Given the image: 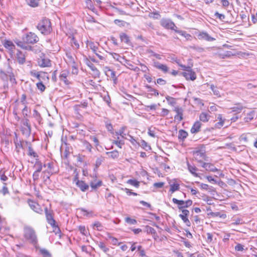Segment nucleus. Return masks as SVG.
I'll use <instances>...</instances> for the list:
<instances>
[{
	"label": "nucleus",
	"mask_w": 257,
	"mask_h": 257,
	"mask_svg": "<svg viewBox=\"0 0 257 257\" xmlns=\"http://www.w3.org/2000/svg\"><path fill=\"white\" fill-rule=\"evenodd\" d=\"M39 40V37L36 34L33 32H28L24 35L22 37V41L16 40L15 43L18 46L25 50H29L31 47L28 44H34L37 43Z\"/></svg>",
	"instance_id": "obj_1"
},
{
	"label": "nucleus",
	"mask_w": 257,
	"mask_h": 257,
	"mask_svg": "<svg viewBox=\"0 0 257 257\" xmlns=\"http://www.w3.org/2000/svg\"><path fill=\"white\" fill-rule=\"evenodd\" d=\"M24 235L25 239L29 242L36 244L38 240L36 232L34 229L28 226H25L24 228Z\"/></svg>",
	"instance_id": "obj_2"
},
{
	"label": "nucleus",
	"mask_w": 257,
	"mask_h": 257,
	"mask_svg": "<svg viewBox=\"0 0 257 257\" xmlns=\"http://www.w3.org/2000/svg\"><path fill=\"white\" fill-rule=\"evenodd\" d=\"M37 28L44 35H48L52 31L51 22L49 19L47 18H44L38 24Z\"/></svg>",
	"instance_id": "obj_3"
},
{
	"label": "nucleus",
	"mask_w": 257,
	"mask_h": 257,
	"mask_svg": "<svg viewBox=\"0 0 257 257\" xmlns=\"http://www.w3.org/2000/svg\"><path fill=\"white\" fill-rule=\"evenodd\" d=\"M236 13L233 9L232 4L226 0V23H234L235 22Z\"/></svg>",
	"instance_id": "obj_4"
},
{
	"label": "nucleus",
	"mask_w": 257,
	"mask_h": 257,
	"mask_svg": "<svg viewBox=\"0 0 257 257\" xmlns=\"http://www.w3.org/2000/svg\"><path fill=\"white\" fill-rule=\"evenodd\" d=\"M242 109V107L240 106H236L227 109V115L226 116V121L231 120V122L235 121L238 118L237 114L240 113Z\"/></svg>",
	"instance_id": "obj_5"
},
{
	"label": "nucleus",
	"mask_w": 257,
	"mask_h": 257,
	"mask_svg": "<svg viewBox=\"0 0 257 257\" xmlns=\"http://www.w3.org/2000/svg\"><path fill=\"white\" fill-rule=\"evenodd\" d=\"M45 212L47 222L55 229L56 233L60 231L59 228L56 225V221L54 219L52 211L45 207Z\"/></svg>",
	"instance_id": "obj_6"
},
{
	"label": "nucleus",
	"mask_w": 257,
	"mask_h": 257,
	"mask_svg": "<svg viewBox=\"0 0 257 257\" xmlns=\"http://www.w3.org/2000/svg\"><path fill=\"white\" fill-rule=\"evenodd\" d=\"M160 24L162 27L167 29L176 31V29H177L174 23L168 19H162L160 21Z\"/></svg>",
	"instance_id": "obj_7"
},
{
	"label": "nucleus",
	"mask_w": 257,
	"mask_h": 257,
	"mask_svg": "<svg viewBox=\"0 0 257 257\" xmlns=\"http://www.w3.org/2000/svg\"><path fill=\"white\" fill-rule=\"evenodd\" d=\"M191 66H188L186 68L183 70L185 71L182 74L186 78L187 80L190 79L191 80H194L196 78V74L193 72L191 69Z\"/></svg>",
	"instance_id": "obj_8"
},
{
	"label": "nucleus",
	"mask_w": 257,
	"mask_h": 257,
	"mask_svg": "<svg viewBox=\"0 0 257 257\" xmlns=\"http://www.w3.org/2000/svg\"><path fill=\"white\" fill-rule=\"evenodd\" d=\"M0 76L4 80H15V76L12 72L11 68H8L7 71H1Z\"/></svg>",
	"instance_id": "obj_9"
},
{
	"label": "nucleus",
	"mask_w": 257,
	"mask_h": 257,
	"mask_svg": "<svg viewBox=\"0 0 257 257\" xmlns=\"http://www.w3.org/2000/svg\"><path fill=\"white\" fill-rule=\"evenodd\" d=\"M31 75L38 79L39 80H46L49 79L48 74L44 72H39L36 70L31 71L30 72Z\"/></svg>",
	"instance_id": "obj_10"
},
{
	"label": "nucleus",
	"mask_w": 257,
	"mask_h": 257,
	"mask_svg": "<svg viewBox=\"0 0 257 257\" xmlns=\"http://www.w3.org/2000/svg\"><path fill=\"white\" fill-rule=\"evenodd\" d=\"M62 145L61 146V151L62 152L63 150L64 149V153H62V156H63L65 158L67 159L69 157L70 153L71 148V147L69 146V145L63 140V139H62Z\"/></svg>",
	"instance_id": "obj_11"
},
{
	"label": "nucleus",
	"mask_w": 257,
	"mask_h": 257,
	"mask_svg": "<svg viewBox=\"0 0 257 257\" xmlns=\"http://www.w3.org/2000/svg\"><path fill=\"white\" fill-rule=\"evenodd\" d=\"M181 211L182 214L179 215V217L188 226H190V222L188 218L190 213L189 211L187 209H182Z\"/></svg>",
	"instance_id": "obj_12"
},
{
	"label": "nucleus",
	"mask_w": 257,
	"mask_h": 257,
	"mask_svg": "<svg viewBox=\"0 0 257 257\" xmlns=\"http://www.w3.org/2000/svg\"><path fill=\"white\" fill-rule=\"evenodd\" d=\"M29 205L31 208L36 213L40 214L43 213V209L41 208L40 205L37 202L33 201H30Z\"/></svg>",
	"instance_id": "obj_13"
},
{
	"label": "nucleus",
	"mask_w": 257,
	"mask_h": 257,
	"mask_svg": "<svg viewBox=\"0 0 257 257\" xmlns=\"http://www.w3.org/2000/svg\"><path fill=\"white\" fill-rule=\"evenodd\" d=\"M174 111L176 113L174 116L175 119L178 122H180L183 119V109L179 106H176L175 107Z\"/></svg>",
	"instance_id": "obj_14"
},
{
	"label": "nucleus",
	"mask_w": 257,
	"mask_h": 257,
	"mask_svg": "<svg viewBox=\"0 0 257 257\" xmlns=\"http://www.w3.org/2000/svg\"><path fill=\"white\" fill-rule=\"evenodd\" d=\"M66 62L70 65L75 64V55L70 52H66Z\"/></svg>",
	"instance_id": "obj_15"
},
{
	"label": "nucleus",
	"mask_w": 257,
	"mask_h": 257,
	"mask_svg": "<svg viewBox=\"0 0 257 257\" xmlns=\"http://www.w3.org/2000/svg\"><path fill=\"white\" fill-rule=\"evenodd\" d=\"M38 63L40 66L42 67H49L51 66V61L48 58H41L39 60Z\"/></svg>",
	"instance_id": "obj_16"
},
{
	"label": "nucleus",
	"mask_w": 257,
	"mask_h": 257,
	"mask_svg": "<svg viewBox=\"0 0 257 257\" xmlns=\"http://www.w3.org/2000/svg\"><path fill=\"white\" fill-rule=\"evenodd\" d=\"M154 66L156 68L161 70L163 72L167 73L169 72V68L165 64L157 62L154 63Z\"/></svg>",
	"instance_id": "obj_17"
},
{
	"label": "nucleus",
	"mask_w": 257,
	"mask_h": 257,
	"mask_svg": "<svg viewBox=\"0 0 257 257\" xmlns=\"http://www.w3.org/2000/svg\"><path fill=\"white\" fill-rule=\"evenodd\" d=\"M76 185L83 192L85 191L89 188V186L83 181L77 180Z\"/></svg>",
	"instance_id": "obj_18"
},
{
	"label": "nucleus",
	"mask_w": 257,
	"mask_h": 257,
	"mask_svg": "<svg viewBox=\"0 0 257 257\" xmlns=\"http://www.w3.org/2000/svg\"><path fill=\"white\" fill-rule=\"evenodd\" d=\"M201 126V123L200 121H196L191 129V133L196 134L200 131Z\"/></svg>",
	"instance_id": "obj_19"
},
{
	"label": "nucleus",
	"mask_w": 257,
	"mask_h": 257,
	"mask_svg": "<svg viewBox=\"0 0 257 257\" xmlns=\"http://www.w3.org/2000/svg\"><path fill=\"white\" fill-rule=\"evenodd\" d=\"M4 46L6 48L11 51H13L15 48V45L10 40H6L4 43Z\"/></svg>",
	"instance_id": "obj_20"
},
{
	"label": "nucleus",
	"mask_w": 257,
	"mask_h": 257,
	"mask_svg": "<svg viewBox=\"0 0 257 257\" xmlns=\"http://www.w3.org/2000/svg\"><path fill=\"white\" fill-rule=\"evenodd\" d=\"M199 37L200 39H203L208 41H212L214 40H215L214 38H212L206 32L200 33V34L199 35Z\"/></svg>",
	"instance_id": "obj_21"
},
{
	"label": "nucleus",
	"mask_w": 257,
	"mask_h": 257,
	"mask_svg": "<svg viewBox=\"0 0 257 257\" xmlns=\"http://www.w3.org/2000/svg\"><path fill=\"white\" fill-rule=\"evenodd\" d=\"M172 201L174 203L178 205V208L179 210H182V209H185V207H183V206H184L183 200H178L176 198H174L172 199Z\"/></svg>",
	"instance_id": "obj_22"
},
{
	"label": "nucleus",
	"mask_w": 257,
	"mask_h": 257,
	"mask_svg": "<svg viewBox=\"0 0 257 257\" xmlns=\"http://www.w3.org/2000/svg\"><path fill=\"white\" fill-rule=\"evenodd\" d=\"M202 166L207 171L214 172L215 170H216L215 167L210 163H203Z\"/></svg>",
	"instance_id": "obj_23"
},
{
	"label": "nucleus",
	"mask_w": 257,
	"mask_h": 257,
	"mask_svg": "<svg viewBox=\"0 0 257 257\" xmlns=\"http://www.w3.org/2000/svg\"><path fill=\"white\" fill-rule=\"evenodd\" d=\"M17 60L19 64H23L25 62V55L21 52H19L17 54Z\"/></svg>",
	"instance_id": "obj_24"
},
{
	"label": "nucleus",
	"mask_w": 257,
	"mask_h": 257,
	"mask_svg": "<svg viewBox=\"0 0 257 257\" xmlns=\"http://www.w3.org/2000/svg\"><path fill=\"white\" fill-rule=\"evenodd\" d=\"M170 192H171L172 193H174L176 191L179 190L180 189V185L178 183H173L172 184H171L170 183Z\"/></svg>",
	"instance_id": "obj_25"
},
{
	"label": "nucleus",
	"mask_w": 257,
	"mask_h": 257,
	"mask_svg": "<svg viewBox=\"0 0 257 257\" xmlns=\"http://www.w3.org/2000/svg\"><path fill=\"white\" fill-rule=\"evenodd\" d=\"M188 136V133L183 130H180L178 132V138L182 141H184Z\"/></svg>",
	"instance_id": "obj_26"
},
{
	"label": "nucleus",
	"mask_w": 257,
	"mask_h": 257,
	"mask_svg": "<svg viewBox=\"0 0 257 257\" xmlns=\"http://www.w3.org/2000/svg\"><path fill=\"white\" fill-rule=\"evenodd\" d=\"M111 55L112 56L113 58L116 60L120 62V63H123V61H126L127 63L126 60H125L123 57H121L119 55L116 53H111Z\"/></svg>",
	"instance_id": "obj_27"
},
{
	"label": "nucleus",
	"mask_w": 257,
	"mask_h": 257,
	"mask_svg": "<svg viewBox=\"0 0 257 257\" xmlns=\"http://www.w3.org/2000/svg\"><path fill=\"white\" fill-rule=\"evenodd\" d=\"M119 37L122 42L128 44L130 42L129 37L125 33H121L119 35Z\"/></svg>",
	"instance_id": "obj_28"
},
{
	"label": "nucleus",
	"mask_w": 257,
	"mask_h": 257,
	"mask_svg": "<svg viewBox=\"0 0 257 257\" xmlns=\"http://www.w3.org/2000/svg\"><path fill=\"white\" fill-rule=\"evenodd\" d=\"M33 116L39 123H41L42 120V117L40 113L37 110H34Z\"/></svg>",
	"instance_id": "obj_29"
},
{
	"label": "nucleus",
	"mask_w": 257,
	"mask_h": 257,
	"mask_svg": "<svg viewBox=\"0 0 257 257\" xmlns=\"http://www.w3.org/2000/svg\"><path fill=\"white\" fill-rule=\"evenodd\" d=\"M238 54L237 51L235 49H231L230 50H226V58L235 56Z\"/></svg>",
	"instance_id": "obj_30"
},
{
	"label": "nucleus",
	"mask_w": 257,
	"mask_h": 257,
	"mask_svg": "<svg viewBox=\"0 0 257 257\" xmlns=\"http://www.w3.org/2000/svg\"><path fill=\"white\" fill-rule=\"evenodd\" d=\"M235 147L234 143H226V150H227L229 153L235 152Z\"/></svg>",
	"instance_id": "obj_31"
},
{
	"label": "nucleus",
	"mask_w": 257,
	"mask_h": 257,
	"mask_svg": "<svg viewBox=\"0 0 257 257\" xmlns=\"http://www.w3.org/2000/svg\"><path fill=\"white\" fill-rule=\"evenodd\" d=\"M27 4L31 7L36 8L39 6V2L37 0H26Z\"/></svg>",
	"instance_id": "obj_32"
},
{
	"label": "nucleus",
	"mask_w": 257,
	"mask_h": 257,
	"mask_svg": "<svg viewBox=\"0 0 257 257\" xmlns=\"http://www.w3.org/2000/svg\"><path fill=\"white\" fill-rule=\"evenodd\" d=\"M106 154L109 155V157L112 159L117 158L119 156V153L117 151H113L112 152H106Z\"/></svg>",
	"instance_id": "obj_33"
},
{
	"label": "nucleus",
	"mask_w": 257,
	"mask_h": 257,
	"mask_svg": "<svg viewBox=\"0 0 257 257\" xmlns=\"http://www.w3.org/2000/svg\"><path fill=\"white\" fill-rule=\"evenodd\" d=\"M85 4L88 9L94 12L95 9L91 0H85Z\"/></svg>",
	"instance_id": "obj_34"
},
{
	"label": "nucleus",
	"mask_w": 257,
	"mask_h": 257,
	"mask_svg": "<svg viewBox=\"0 0 257 257\" xmlns=\"http://www.w3.org/2000/svg\"><path fill=\"white\" fill-rule=\"evenodd\" d=\"M70 43L71 44L72 46L73 47L74 49H78L79 48V44H78L77 41L75 39L74 37H72L71 39Z\"/></svg>",
	"instance_id": "obj_35"
},
{
	"label": "nucleus",
	"mask_w": 257,
	"mask_h": 257,
	"mask_svg": "<svg viewBox=\"0 0 257 257\" xmlns=\"http://www.w3.org/2000/svg\"><path fill=\"white\" fill-rule=\"evenodd\" d=\"M254 116V111H251L247 114L246 116L244 117V120L246 122H249L253 119Z\"/></svg>",
	"instance_id": "obj_36"
},
{
	"label": "nucleus",
	"mask_w": 257,
	"mask_h": 257,
	"mask_svg": "<svg viewBox=\"0 0 257 257\" xmlns=\"http://www.w3.org/2000/svg\"><path fill=\"white\" fill-rule=\"evenodd\" d=\"M22 132L24 135L27 136H29L31 134V127L23 126L22 128Z\"/></svg>",
	"instance_id": "obj_37"
},
{
	"label": "nucleus",
	"mask_w": 257,
	"mask_h": 257,
	"mask_svg": "<svg viewBox=\"0 0 257 257\" xmlns=\"http://www.w3.org/2000/svg\"><path fill=\"white\" fill-rule=\"evenodd\" d=\"M188 168L189 171L193 174L195 176H197V174L196 173V171H197V168L194 166H192L190 165L189 163L187 164Z\"/></svg>",
	"instance_id": "obj_38"
},
{
	"label": "nucleus",
	"mask_w": 257,
	"mask_h": 257,
	"mask_svg": "<svg viewBox=\"0 0 257 257\" xmlns=\"http://www.w3.org/2000/svg\"><path fill=\"white\" fill-rule=\"evenodd\" d=\"M34 167L36 168V171L40 172L42 169V164L39 161H36L34 165Z\"/></svg>",
	"instance_id": "obj_39"
},
{
	"label": "nucleus",
	"mask_w": 257,
	"mask_h": 257,
	"mask_svg": "<svg viewBox=\"0 0 257 257\" xmlns=\"http://www.w3.org/2000/svg\"><path fill=\"white\" fill-rule=\"evenodd\" d=\"M200 120L203 122H207L208 120V115L206 113L202 112L199 116Z\"/></svg>",
	"instance_id": "obj_40"
},
{
	"label": "nucleus",
	"mask_w": 257,
	"mask_h": 257,
	"mask_svg": "<svg viewBox=\"0 0 257 257\" xmlns=\"http://www.w3.org/2000/svg\"><path fill=\"white\" fill-rule=\"evenodd\" d=\"M102 185V181H98L96 183L91 182L90 186L93 189H96L98 187H100Z\"/></svg>",
	"instance_id": "obj_41"
},
{
	"label": "nucleus",
	"mask_w": 257,
	"mask_h": 257,
	"mask_svg": "<svg viewBox=\"0 0 257 257\" xmlns=\"http://www.w3.org/2000/svg\"><path fill=\"white\" fill-rule=\"evenodd\" d=\"M177 33L179 34L181 36L185 37L187 39H188L190 37L191 35L189 34H187L186 32L183 31L181 30H178L177 29H176V31H175Z\"/></svg>",
	"instance_id": "obj_42"
},
{
	"label": "nucleus",
	"mask_w": 257,
	"mask_h": 257,
	"mask_svg": "<svg viewBox=\"0 0 257 257\" xmlns=\"http://www.w3.org/2000/svg\"><path fill=\"white\" fill-rule=\"evenodd\" d=\"M127 183L138 188L139 186L140 182L136 180L130 179L127 180Z\"/></svg>",
	"instance_id": "obj_43"
},
{
	"label": "nucleus",
	"mask_w": 257,
	"mask_h": 257,
	"mask_svg": "<svg viewBox=\"0 0 257 257\" xmlns=\"http://www.w3.org/2000/svg\"><path fill=\"white\" fill-rule=\"evenodd\" d=\"M89 47L93 51L94 53H96L97 49H98V46L97 45L94 44L93 42H91L88 44Z\"/></svg>",
	"instance_id": "obj_44"
},
{
	"label": "nucleus",
	"mask_w": 257,
	"mask_h": 257,
	"mask_svg": "<svg viewBox=\"0 0 257 257\" xmlns=\"http://www.w3.org/2000/svg\"><path fill=\"white\" fill-rule=\"evenodd\" d=\"M89 67L94 72L95 74L97 75L99 73L98 70L96 68L94 65L90 62L87 63Z\"/></svg>",
	"instance_id": "obj_45"
},
{
	"label": "nucleus",
	"mask_w": 257,
	"mask_h": 257,
	"mask_svg": "<svg viewBox=\"0 0 257 257\" xmlns=\"http://www.w3.org/2000/svg\"><path fill=\"white\" fill-rule=\"evenodd\" d=\"M28 152V155L33 156L34 158L38 157L37 153L35 152L31 146H29Z\"/></svg>",
	"instance_id": "obj_46"
},
{
	"label": "nucleus",
	"mask_w": 257,
	"mask_h": 257,
	"mask_svg": "<svg viewBox=\"0 0 257 257\" xmlns=\"http://www.w3.org/2000/svg\"><path fill=\"white\" fill-rule=\"evenodd\" d=\"M125 221L130 224H136L137 221L135 219H132L129 217H127L125 218Z\"/></svg>",
	"instance_id": "obj_47"
},
{
	"label": "nucleus",
	"mask_w": 257,
	"mask_h": 257,
	"mask_svg": "<svg viewBox=\"0 0 257 257\" xmlns=\"http://www.w3.org/2000/svg\"><path fill=\"white\" fill-rule=\"evenodd\" d=\"M37 87L39 90H40L41 92H43L46 87L45 85L43 84L42 81L38 82L36 84Z\"/></svg>",
	"instance_id": "obj_48"
},
{
	"label": "nucleus",
	"mask_w": 257,
	"mask_h": 257,
	"mask_svg": "<svg viewBox=\"0 0 257 257\" xmlns=\"http://www.w3.org/2000/svg\"><path fill=\"white\" fill-rule=\"evenodd\" d=\"M93 226L98 231H101L103 230V226L101 223L98 221L95 222L93 224Z\"/></svg>",
	"instance_id": "obj_49"
},
{
	"label": "nucleus",
	"mask_w": 257,
	"mask_h": 257,
	"mask_svg": "<svg viewBox=\"0 0 257 257\" xmlns=\"http://www.w3.org/2000/svg\"><path fill=\"white\" fill-rule=\"evenodd\" d=\"M98 245L104 252H107L109 250V249L106 247L104 243L102 242H100Z\"/></svg>",
	"instance_id": "obj_50"
},
{
	"label": "nucleus",
	"mask_w": 257,
	"mask_h": 257,
	"mask_svg": "<svg viewBox=\"0 0 257 257\" xmlns=\"http://www.w3.org/2000/svg\"><path fill=\"white\" fill-rule=\"evenodd\" d=\"M106 75L108 76H111V78H113V80H115V79H116L115 74L114 71H113V70H110V69L108 70L107 71V72H106Z\"/></svg>",
	"instance_id": "obj_51"
},
{
	"label": "nucleus",
	"mask_w": 257,
	"mask_h": 257,
	"mask_svg": "<svg viewBox=\"0 0 257 257\" xmlns=\"http://www.w3.org/2000/svg\"><path fill=\"white\" fill-rule=\"evenodd\" d=\"M146 230L147 233H151L152 234H155L156 232L155 229L154 228L149 226H146Z\"/></svg>",
	"instance_id": "obj_52"
},
{
	"label": "nucleus",
	"mask_w": 257,
	"mask_h": 257,
	"mask_svg": "<svg viewBox=\"0 0 257 257\" xmlns=\"http://www.w3.org/2000/svg\"><path fill=\"white\" fill-rule=\"evenodd\" d=\"M108 238L111 240L112 243L113 245H120L121 242H118V240L116 238L113 237L111 236H109Z\"/></svg>",
	"instance_id": "obj_53"
},
{
	"label": "nucleus",
	"mask_w": 257,
	"mask_h": 257,
	"mask_svg": "<svg viewBox=\"0 0 257 257\" xmlns=\"http://www.w3.org/2000/svg\"><path fill=\"white\" fill-rule=\"evenodd\" d=\"M150 16L155 19H159L161 18V15L156 12L151 13Z\"/></svg>",
	"instance_id": "obj_54"
},
{
	"label": "nucleus",
	"mask_w": 257,
	"mask_h": 257,
	"mask_svg": "<svg viewBox=\"0 0 257 257\" xmlns=\"http://www.w3.org/2000/svg\"><path fill=\"white\" fill-rule=\"evenodd\" d=\"M41 253L44 255L45 257H51V254L49 251L46 249H41Z\"/></svg>",
	"instance_id": "obj_55"
},
{
	"label": "nucleus",
	"mask_w": 257,
	"mask_h": 257,
	"mask_svg": "<svg viewBox=\"0 0 257 257\" xmlns=\"http://www.w3.org/2000/svg\"><path fill=\"white\" fill-rule=\"evenodd\" d=\"M233 221H234L232 222V224L234 225H238L243 223V220L240 218H237L236 219H234Z\"/></svg>",
	"instance_id": "obj_56"
},
{
	"label": "nucleus",
	"mask_w": 257,
	"mask_h": 257,
	"mask_svg": "<svg viewBox=\"0 0 257 257\" xmlns=\"http://www.w3.org/2000/svg\"><path fill=\"white\" fill-rule=\"evenodd\" d=\"M172 60L175 62L180 67H181L182 69L186 68V66L180 63V60L178 59L177 58H173Z\"/></svg>",
	"instance_id": "obj_57"
},
{
	"label": "nucleus",
	"mask_w": 257,
	"mask_h": 257,
	"mask_svg": "<svg viewBox=\"0 0 257 257\" xmlns=\"http://www.w3.org/2000/svg\"><path fill=\"white\" fill-rule=\"evenodd\" d=\"M3 184H4V186L3 187L2 192L4 195H5L6 194H8L9 193V192L8 188L6 186L7 184L6 183H4Z\"/></svg>",
	"instance_id": "obj_58"
},
{
	"label": "nucleus",
	"mask_w": 257,
	"mask_h": 257,
	"mask_svg": "<svg viewBox=\"0 0 257 257\" xmlns=\"http://www.w3.org/2000/svg\"><path fill=\"white\" fill-rule=\"evenodd\" d=\"M119 137H117V140L113 141L112 143L115 144L118 147L121 148V145L123 144V143L121 141H119Z\"/></svg>",
	"instance_id": "obj_59"
},
{
	"label": "nucleus",
	"mask_w": 257,
	"mask_h": 257,
	"mask_svg": "<svg viewBox=\"0 0 257 257\" xmlns=\"http://www.w3.org/2000/svg\"><path fill=\"white\" fill-rule=\"evenodd\" d=\"M121 189H122V190H124V191L126 192V193L128 195H129V196H130V195H134V196H137V195H138V194H137V193H135V192H132L131 190H129L128 189H127V188H124V189H123V188H122Z\"/></svg>",
	"instance_id": "obj_60"
},
{
	"label": "nucleus",
	"mask_w": 257,
	"mask_h": 257,
	"mask_svg": "<svg viewBox=\"0 0 257 257\" xmlns=\"http://www.w3.org/2000/svg\"><path fill=\"white\" fill-rule=\"evenodd\" d=\"M79 230L80 232L83 235H86L87 231H86V229L85 226H80L79 227Z\"/></svg>",
	"instance_id": "obj_61"
},
{
	"label": "nucleus",
	"mask_w": 257,
	"mask_h": 257,
	"mask_svg": "<svg viewBox=\"0 0 257 257\" xmlns=\"http://www.w3.org/2000/svg\"><path fill=\"white\" fill-rule=\"evenodd\" d=\"M22 123L24 125L23 126L31 127V125L29 124V120L28 118L23 119L22 120Z\"/></svg>",
	"instance_id": "obj_62"
},
{
	"label": "nucleus",
	"mask_w": 257,
	"mask_h": 257,
	"mask_svg": "<svg viewBox=\"0 0 257 257\" xmlns=\"http://www.w3.org/2000/svg\"><path fill=\"white\" fill-rule=\"evenodd\" d=\"M164 185V182H157L154 184V186L156 188H161Z\"/></svg>",
	"instance_id": "obj_63"
},
{
	"label": "nucleus",
	"mask_w": 257,
	"mask_h": 257,
	"mask_svg": "<svg viewBox=\"0 0 257 257\" xmlns=\"http://www.w3.org/2000/svg\"><path fill=\"white\" fill-rule=\"evenodd\" d=\"M245 149V146H237L235 147V152H239Z\"/></svg>",
	"instance_id": "obj_64"
}]
</instances>
